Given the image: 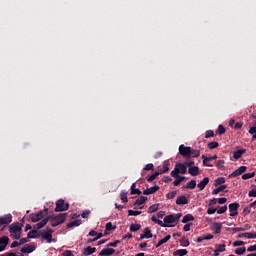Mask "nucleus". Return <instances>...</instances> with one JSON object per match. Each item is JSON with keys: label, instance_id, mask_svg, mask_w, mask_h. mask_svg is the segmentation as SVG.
<instances>
[{"label": "nucleus", "instance_id": "1", "mask_svg": "<svg viewBox=\"0 0 256 256\" xmlns=\"http://www.w3.org/2000/svg\"><path fill=\"white\" fill-rule=\"evenodd\" d=\"M9 232H10V237L12 239L19 240L21 239V224L20 223H13L9 226Z\"/></svg>", "mask_w": 256, "mask_h": 256}, {"label": "nucleus", "instance_id": "2", "mask_svg": "<svg viewBox=\"0 0 256 256\" xmlns=\"http://www.w3.org/2000/svg\"><path fill=\"white\" fill-rule=\"evenodd\" d=\"M49 213V209H45L44 211L43 210H40L38 212H35V213H32L29 215V220L32 222V223H38V221H42L43 219H45V215H48Z\"/></svg>", "mask_w": 256, "mask_h": 256}, {"label": "nucleus", "instance_id": "3", "mask_svg": "<svg viewBox=\"0 0 256 256\" xmlns=\"http://www.w3.org/2000/svg\"><path fill=\"white\" fill-rule=\"evenodd\" d=\"M181 217H183L182 213L167 215L164 217L163 223L165 225H172V223H175V225H177V223H179V219H181Z\"/></svg>", "mask_w": 256, "mask_h": 256}, {"label": "nucleus", "instance_id": "4", "mask_svg": "<svg viewBox=\"0 0 256 256\" xmlns=\"http://www.w3.org/2000/svg\"><path fill=\"white\" fill-rule=\"evenodd\" d=\"M65 219H67V213L59 214V215L53 217L50 222L51 227H57L58 225L65 223Z\"/></svg>", "mask_w": 256, "mask_h": 256}, {"label": "nucleus", "instance_id": "5", "mask_svg": "<svg viewBox=\"0 0 256 256\" xmlns=\"http://www.w3.org/2000/svg\"><path fill=\"white\" fill-rule=\"evenodd\" d=\"M68 210H69V203H66L65 200L59 199L56 202V208L54 209L55 213H60Z\"/></svg>", "mask_w": 256, "mask_h": 256}, {"label": "nucleus", "instance_id": "6", "mask_svg": "<svg viewBox=\"0 0 256 256\" xmlns=\"http://www.w3.org/2000/svg\"><path fill=\"white\" fill-rule=\"evenodd\" d=\"M181 173L182 175H185L187 173V167L183 163H177L174 167V170L171 171L170 175L177 176Z\"/></svg>", "mask_w": 256, "mask_h": 256}, {"label": "nucleus", "instance_id": "7", "mask_svg": "<svg viewBox=\"0 0 256 256\" xmlns=\"http://www.w3.org/2000/svg\"><path fill=\"white\" fill-rule=\"evenodd\" d=\"M40 237H42V239H45V241H47V243H53L55 242V239H53V229L51 228H46V231L43 232Z\"/></svg>", "mask_w": 256, "mask_h": 256}, {"label": "nucleus", "instance_id": "8", "mask_svg": "<svg viewBox=\"0 0 256 256\" xmlns=\"http://www.w3.org/2000/svg\"><path fill=\"white\" fill-rule=\"evenodd\" d=\"M179 153L182 155V157L189 159L191 158V147L181 144L179 146Z\"/></svg>", "mask_w": 256, "mask_h": 256}, {"label": "nucleus", "instance_id": "9", "mask_svg": "<svg viewBox=\"0 0 256 256\" xmlns=\"http://www.w3.org/2000/svg\"><path fill=\"white\" fill-rule=\"evenodd\" d=\"M12 222H13V215H11V214H6V215L0 217V227L3 225L6 227L7 225H9Z\"/></svg>", "mask_w": 256, "mask_h": 256}, {"label": "nucleus", "instance_id": "10", "mask_svg": "<svg viewBox=\"0 0 256 256\" xmlns=\"http://www.w3.org/2000/svg\"><path fill=\"white\" fill-rule=\"evenodd\" d=\"M229 211H230V217H236V215H239V203H231L229 204Z\"/></svg>", "mask_w": 256, "mask_h": 256}, {"label": "nucleus", "instance_id": "11", "mask_svg": "<svg viewBox=\"0 0 256 256\" xmlns=\"http://www.w3.org/2000/svg\"><path fill=\"white\" fill-rule=\"evenodd\" d=\"M245 171H247V166H240L238 169H236L229 175V178L231 179L233 177H239V175H243Z\"/></svg>", "mask_w": 256, "mask_h": 256}, {"label": "nucleus", "instance_id": "12", "mask_svg": "<svg viewBox=\"0 0 256 256\" xmlns=\"http://www.w3.org/2000/svg\"><path fill=\"white\" fill-rule=\"evenodd\" d=\"M153 238V233H151V229L149 227L144 228V233L140 235L138 241L143 239H151Z\"/></svg>", "mask_w": 256, "mask_h": 256}, {"label": "nucleus", "instance_id": "13", "mask_svg": "<svg viewBox=\"0 0 256 256\" xmlns=\"http://www.w3.org/2000/svg\"><path fill=\"white\" fill-rule=\"evenodd\" d=\"M51 219V217L46 216L42 221L38 222L37 224H35L33 226V229H43V227H45V225H47V223H49V220Z\"/></svg>", "mask_w": 256, "mask_h": 256}, {"label": "nucleus", "instance_id": "14", "mask_svg": "<svg viewBox=\"0 0 256 256\" xmlns=\"http://www.w3.org/2000/svg\"><path fill=\"white\" fill-rule=\"evenodd\" d=\"M7 245H9V237L3 236L0 238V253L1 251H5Z\"/></svg>", "mask_w": 256, "mask_h": 256}, {"label": "nucleus", "instance_id": "15", "mask_svg": "<svg viewBox=\"0 0 256 256\" xmlns=\"http://www.w3.org/2000/svg\"><path fill=\"white\" fill-rule=\"evenodd\" d=\"M171 177L175 178V180L173 182V185L175 187H179V185H181V183H183V181H185V176H181L179 174H176V176L175 175H171Z\"/></svg>", "mask_w": 256, "mask_h": 256}, {"label": "nucleus", "instance_id": "16", "mask_svg": "<svg viewBox=\"0 0 256 256\" xmlns=\"http://www.w3.org/2000/svg\"><path fill=\"white\" fill-rule=\"evenodd\" d=\"M202 159H203L204 167H213V165L207 164V161H214L215 159H217V155H213V156H209V157H206L205 155H203Z\"/></svg>", "mask_w": 256, "mask_h": 256}, {"label": "nucleus", "instance_id": "17", "mask_svg": "<svg viewBox=\"0 0 256 256\" xmlns=\"http://www.w3.org/2000/svg\"><path fill=\"white\" fill-rule=\"evenodd\" d=\"M37 247L35 245L27 244L23 248H21V253H33Z\"/></svg>", "mask_w": 256, "mask_h": 256}, {"label": "nucleus", "instance_id": "18", "mask_svg": "<svg viewBox=\"0 0 256 256\" xmlns=\"http://www.w3.org/2000/svg\"><path fill=\"white\" fill-rule=\"evenodd\" d=\"M207 185H209V177H205L203 178V180H201L198 184L197 187L200 191H203V189H205V187H207Z\"/></svg>", "mask_w": 256, "mask_h": 256}, {"label": "nucleus", "instance_id": "19", "mask_svg": "<svg viewBox=\"0 0 256 256\" xmlns=\"http://www.w3.org/2000/svg\"><path fill=\"white\" fill-rule=\"evenodd\" d=\"M115 253V249L113 248H104L100 251V256H111Z\"/></svg>", "mask_w": 256, "mask_h": 256}, {"label": "nucleus", "instance_id": "20", "mask_svg": "<svg viewBox=\"0 0 256 256\" xmlns=\"http://www.w3.org/2000/svg\"><path fill=\"white\" fill-rule=\"evenodd\" d=\"M157 191H159V186H154V187H150L147 188L143 191V195H153V193H157Z\"/></svg>", "mask_w": 256, "mask_h": 256}, {"label": "nucleus", "instance_id": "21", "mask_svg": "<svg viewBox=\"0 0 256 256\" xmlns=\"http://www.w3.org/2000/svg\"><path fill=\"white\" fill-rule=\"evenodd\" d=\"M223 228V224L216 222L212 225V231H214L215 235H219L221 233V229Z\"/></svg>", "mask_w": 256, "mask_h": 256}, {"label": "nucleus", "instance_id": "22", "mask_svg": "<svg viewBox=\"0 0 256 256\" xmlns=\"http://www.w3.org/2000/svg\"><path fill=\"white\" fill-rule=\"evenodd\" d=\"M151 221H153V223H156L157 225H160V227H175V225H167L163 223V221L159 220L156 216H152Z\"/></svg>", "mask_w": 256, "mask_h": 256}, {"label": "nucleus", "instance_id": "23", "mask_svg": "<svg viewBox=\"0 0 256 256\" xmlns=\"http://www.w3.org/2000/svg\"><path fill=\"white\" fill-rule=\"evenodd\" d=\"M189 203V200H187V197L185 195L178 196L176 199V205H187Z\"/></svg>", "mask_w": 256, "mask_h": 256}, {"label": "nucleus", "instance_id": "24", "mask_svg": "<svg viewBox=\"0 0 256 256\" xmlns=\"http://www.w3.org/2000/svg\"><path fill=\"white\" fill-rule=\"evenodd\" d=\"M245 153H247L246 149L236 150L233 153V157H234V159L238 160V159H241V157H243V155H245Z\"/></svg>", "mask_w": 256, "mask_h": 256}, {"label": "nucleus", "instance_id": "25", "mask_svg": "<svg viewBox=\"0 0 256 256\" xmlns=\"http://www.w3.org/2000/svg\"><path fill=\"white\" fill-rule=\"evenodd\" d=\"M189 175H192V177H197L199 175V167L198 166H191L188 169Z\"/></svg>", "mask_w": 256, "mask_h": 256}, {"label": "nucleus", "instance_id": "26", "mask_svg": "<svg viewBox=\"0 0 256 256\" xmlns=\"http://www.w3.org/2000/svg\"><path fill=\"white\" fill-rule=\"evenodd\" d=\"M96 251H97V248L88 246V247L84 248L83 254L86 256L93 255V253H95Z\"/></svg>", "mask_w": 256, "mask_h": 256}, {"label": "nucleus", "instance_id": "27", "mask_svg": "<svg viewBox=\"0 0 256 256\" xmlns=\"http://www.w3.org/2000/svg\"><path fill=\"white\" fill-rule=\"evenodd\" d=\"M169 165H171V163H169V160H165L163 162L162 169H160L158 172L161 173V175H162V173H167V171H169Z\"/></svg>", "mask_w": 256, "mask_h": 256}, {"label": "nucleus", "instance_id": "28", "mask_svg": "<svg viewBox=\"0 0 256 256\" xmlns=\"http://www.w3.org/2000/svg\"><path fill=\"white\" fill-rule=\"evenodd\" d=\"M147 201V196H140L134 203L135 207H139V205H143Z\"/></svg>", "mask_w": 256, "mask_h": 256}, {"label": "nucleus", "instance_id": "29", "mask_svg": "<svg viewBox=\"0 0 256 256\" xmlns=\"http://www.w3.org/2000/svg\"><path fill=\"white\" fill-rule=\"evenodd\" d=\"M137 183H133L131 185V192L130 195H141V190L137 189Z\"/></svg>", "mask_w": 256, "mask_h": 256}, {"label": "nucleus", "instance_id": "30", "mask_svg": "<svg viewBox=\"0 0 256 256\" xmlns=\"http://www.w3.org/2000/svg\"><path fill=\"white\" fill-rule=\"evenodd\" d=\"M27 237L28 239H37V237H39V231L31 230L30 232H28Z\"/></svg>", "mask_w": 256, "mask_h": 256}, {"label": "nucleus", "instance_id": "31", "mask_svg": "<svg viewBox=\"0 0 256 256\" xmlns=\"http://www.w3.org/2000/svg\"><path fill=\"white\" fill-rule=\"evenodd\" d=\"M115 229H117V227L113 226V223L108 222L105 228V235H108L109 231H115Z\"/></svg>", "mask_w": 256, "mask_h": 256}, {"label": "nucleus", "instance_id": "32", "mask_svg": "<svg viewBox=\"0 0 256 256\" xmlns=\"http://www.w3.org/2000/svg\"><path fill=\"white\" fill-rule=\"evenodd\" d=\"M79 225H81V220L77 219V220H73L72 222L67 224V228L71 229V227H79Z\"/></svg>", "mask_w": 256, "mask_h": 256}, {"label": "nucleus", "instance_id": "33", "mask_svg": "<svg viewBox=\"0 0 256 256\" xmlns=\"http://www.w3.org/2000/svg\"><path fill=\"white\" fill-rule=\"evenodd\" d=\"M189 221H195V217L192 214H186L182 219V223H189Z\"/></svg>", "mask_w": 256, "mask_h": 256}, {"label": "nucleus", "instance_id": "34", "mask_svg": "<svg viewBox=\"0 0 256 256\" xmlns=\"http://www.w3.org/2000/svg\"><path fill=\"white\" fill-rule=\"evenodd\" d=\"M171 239V235H166L163 239L159 240V242L156 244V248L161 247V245L167 243Z\"/></svg>", "mask_w": 256, "mask_h": 256}, {"label": "nucleus", "instance_id": "35", "mask_svg": "<svg viewBox=\"0 0 256 256\" xmlns=\"http://www.w3.org/2000/svg\"><path fill=\"white\" fill-rule=\"evenodd\" d=\"M225 189H227V185H221L212 191V195H219V193H221V191H225Z\"/></svg>", "mask_w": 256, "mask_h": 256}, {"label": "nucleus", "instance_id": "36", "mask_svg": "<svg viewBox=\"0 0 256 256\" xmlns=\"http://www.w3.org/2000/svg\"><path fill=\"white\" fill-rule=\"evenodd\" d=\"M195 187H197V181L191 180L184 186V189H195Z\"/></svg>", "mask_w": 256, "mask_h": 256}, {"label": "nucleus", "instance_id": "37", "mask_svg": "<svg viewBox=\"0 0 256 256\" xmlns=\"http://www.w3.org/2000/svg\"><path fill=\"white\" fill-rule=\"evenodd\" d=\"M187 253H188V251H187V249H179V250H176V251H174L173 252V255L174 256H185V255H187Z\"/></svg>", "mask_w": 256, "mask_h": 256}, {"label": "nucleus", "instance_id": "38", "mask_svg": "<svg viewBox=\"0 0 256 256\" xmlns=\"http://www.w3.org/2000/svg\"><path fill=\"white\" fill-rule=\"evenodd\" d=\"M159 175H161V172L156 171L154 174L150 175V176L147 178V181H148L149 183H151V181H155V179H157V177H159Z\"/></svg>", "mask_w": 256, "mask_h": 256}, {"label": "nucleus", "instance_id": "39", "mask_svg": "<svg viewBox=\"0 0 256 256\" xmlns=\"http://www.w3.org/2000/svg\"><path fill=\"white\" fill-rule=\"evenodd\" d=\"M225 183V177H219L214 181L215 187H219V185H223Z\"/></svg>", "mask_w": 256, "mask_h": 256}, {"label": "nucleus", "instance_id": "40", "mask_svg": "<svg viewBox=\"0 0 256 256\" xmlns=\"http://www.w3.org/2000/svg\"><path fill=\"white\" fill-rule=\"evenodd\" d=\"M156 211H159V204L151 205L148 208V213H155Z\"/></svg>", "mask_w": 256, "mask_h": 256}, {"label": "nucleus", "instance_id": "41", "mask_svg": "<svg viewBox=\"0 0 256 256\" xmlns=\"http://www.w3.org/2000/svg\"><path fill=\"white\" fill-rule=\"evenodd\" d=\"M141 229V224H131L130 225V231L137 232Z\"/></svg>", "mask_w": 256, "mask_h": 256}, {"label": "nucleus", "instance_id": "42", "mask_svg": "<svg viewBox=\"0 0 256 256\" xmlns=\"http://www.w3.org/2000/svg\"><path fill=\"white\" fill-rule=\"evenodd\" d=\"M120 198L123 203H127L129 201V199H127V192H125V190L120 193Z\"/></svg>", "mask_w": 256, "mask_h": 256}, {"label": "nucleus", "instance_id": "43", "mask_svg": "<svg viewBox=\"0 0 256 256\" xmlns=\"http://www.w3.org/2000/svg\"><path fill=\"white\" fill-rule=\"evenodd\" d=\"M227 211V205L225 206H219L218 209H216V213H218V215H222V213H225Z\"/></svg>", "mask_w": 256, "mask_h": 256}, {"label": "nucleus", "instance_id": "44", "mask_svg": "<svg viewBox=\"0 0 256 256\" xmlns=\"http://www.w3.org/2000/svg\"><path fill=\"white\" fill-rule=\"evenodd\" d=\"M245 237L246 239H256V232H246Z\"/></svg>", "mask_w": 256, "mask_h": 256}, {"label": "nucleus", "instance_id": "45", "mask_svg": "<svg viewBox=\"0 0 256 256\" xmlns=\"http://www.w3.org/2000/svg\"><path fill=\"white\" fill-rule=\"evenodd\" d=\"M180 244L182 245V247H189V239L183 237L182 239H180Z\"/></svg>", "mask_w": 256, "mask_h": 256}, {"label": "nucleus", "instance_id": "46", "mask_svg": "<svg viewBox=\"0 0 256 256\" xmlns=\"http://www.w3.org/2000/svg\"><path fill=\"white\" fill-rule=\"evenodd\" d=\"M252 177H255V172H250L242 175V179L244 180L251 179Z\"/></svg>", "mask_w": 256, "mask_h": 256}, {"label": "nucleus", "instance_id": "47", "mask_svg": "<svg viewBox=\"0 0 256 256\" xmlns=\"http://www.w3.org/2000/svg\"><path fill=\"white\" fill-rule=\"evenodd\" d=\"M128 215L130 217H137V215H141V211L128 210Z\"/></svg>", "mask_w": 256, "mask_h": 256}, {"label": "nucleus", "instance_id": "48", "mask_svg": "<svg viewBox=\"0 0 256 256\" xmlns=\"http://www.w3.org/2000/svg\"><path fill=\"white\" fill-rule=\"evenodd\" d=\"M217 147H219V142H210L208 143V149H217Z\"/></svg>", "mask_w": 256, "mask_h": 256}, {"label": "nucleus", "instance_id": "49", "mask_svg": "<svg viewBox=\"0 0 256 256\" xmlns=\"http://www.w3.org/2000/svg\"><path fill=\"white\" fill-rule=\"evenodd\" d=\"M245 251H246V249H245V247H243V248H236L234 252L236 255H243L245 253Z\"/></svg>", "mask_w": 256, "mask_h": 256}, {"label": "nucleus", "instance_id": "50", "mask_svg": "<svg viewBox=\"0 0 256 256\" xmlns=\"http://www.w3.org/2000/svg\"><path fill=\"white\" fill-rule=\"evenodd\" d=\"M176 196H177V191H172V192H169V193L166 195V198H167V199H175Z\"/></svg>", "mask_w": 256, "mask_h": 256}, {"label": "nucleus", "instance_id": "51", "mask_svg": "<svg viewBox=\"0 0 256 256\" xmlns=\"http://www.w3.org/2000/svg\"><path fill=\"white\" fill-rule=\"evenodd\" d=\"M215 133L213 132V130H207L205 133V139H209L210 137H214Z\"/></svg>", "mask_w": 256, "mask_h": 256}, {"label": "nucleus", "instance_id": "52", "mask_svg": "<svg viewBox=\"0 0 256 256\" xmlns=\"http://www.w3.org/2000/svg\"><path fill=\"white\" fill-rule=\"evenodd\" d=\"M201 155L200 150H193L191 149V157H199Z\"/></svg>", "mask_w": 256, "mask_h": 256}, {"label": "nucleus", "instance_id": "53", "mask_svg": "<svg viewBox=\"0 0 256 256\" xmlns=\"http://www.w3.org/2000/svg\"><path fill=\"white\" fill-rule=\"evenodd\" d=\"M216 249H218V251H220V253H225V251H226L225 244L216 245Z\"/></svg>", "mask_w": 256, "mask_h": 256}, {"label": "nucleus", "instance_id": "54", "mask_svg": "<svg viewBox=\"0 0 256 256\" xmlns=\"http://www.w3.org/2000/svg\"><path fill=\"white\" fill-rule=\"evenodd\" d=\"M224 165H225V160H218L216 163V167L218 169H223Z\"/></svg>", "mask_w": 256, "mask_h": 256}, {"label": "nucleus", "instance_id": "55", "mask_svg": "<svg viewBox=\"0 0 256 256\" xmlns=\"http://www.w3.org/2000/svg\"><path fill=\"white\" fill-rule=\"evenodd\" d=\"M154 167L155 166L152 163L146 164L144 166V171H153Z\"/></svg>", "mask_w": 256, "mask_h": 256}, {"label": "nucleus", "instance_id": "56", "mask_svg": "<svg viewBox=\"0 0 256 256\" xmlns=\"http://www.w3.org/2000/svg\"><path fill=\"white\" fill-rule=\"evenodd\" d=\"M218 135H224L225 133V127H223V125H219L218 126V130H217Z\"/></svg>", "mask_w": 256, "mask_h": 256}, {"label": "nucleus", "instance_id": "57", "mask_svg": "<svg viewBox=\"0 0 256 256\" xmlns=\"http://www.w3.org/2000/svg\"><path fill=\"white\" fill-rule=\"evenodd\" d=\"M248 133H250V135H255L256 133V121L253 124V127H251L248 131Z\"/></svg>", "mask_w": 256, "mask_h": 256}, {"label": "nucleus", "instance_id": "58", "mask_svg": "<svg viewBox=\"0 0 256 256\" xmlns=\"http://www.w3.org/2000/svg\"><path fill=\"white\" fill-rule=\"evenodd\" d=\"M119 243H121V240H116L114 242H110L109 244H107V247H117Z\"/></svg>", "mask_w": 256, "mask_h": 256}, {"label": "nucleus", "instance_id": "59", "mask_svg": "<svg viewBox=\"0 0 256 256\" xmlns=\"http://www.w3.org/2000/svg\"><path fill=\"white\" fill-rule=\"evenodd\" d=\"M89 215H91V211H90V210H85V211L81 214V217H82V219H87V217H89Z\"/></svg>", "mask_w": 256, "mask_h": 256}, {"label": "nucleus", "instance_id": "60", "mask_svg": "<svg viewBox=\"0 0 256 256\" xmlns=\"http://www.w3.org/2000/svg\"><path fill=\"white\" fill-rule=\"evenodd\" d=\"M186 167H193L195 165V161L193 160H187L186 162L183 163Z\"/></svg>", "mask_w": 256, "mask_h": 256}, {"label": "nucleus", "instance_id": "61", "mask_svg": "<svg viewBox=\"0 0 256 256\" xmlns=\"http://www.w3.org/2000/svg\"><path fill=\"white\" fill-rule=\"evenodd\" d=\"M251 204L249 205V207H245L244 209H243V213H244V215H249V213H251Z\"/></svg>", "mask_w": 256, "mask_h": 256}, {"label": "nucleus", "instance_id": "62", "mask_svg": "<svg viewBox=\"0 0 256 256\" xmlns=\"http://www.w3.org/2000/svg\"><path fill=\"white\" fill-rule=\"evenodd\" d=\"M248 196L249 197H256V189L250 190L249 193H248Z\"/></svg>", "mask_w": 256, "mask_h": 256}, {"label": "nucleus", "instance_id": "63", "mask_svg": "<svg viewBox=\"0 0 256 256\" xmlns=\"http://www.w3.org/2000/svg\"><path fill=\"white\" fill-rule=\"evenodd\" d=\"M63 256H75V255H73V252H71V250H66L63 252Z\"/></svg>", "mask_w": 256, "mask_h": 256}, {"label": "nucleus", "instance_id": "64", "mask_svg": "<svg viewBox=\"0 0 256 256\" xmlns=\"http://www.w3.org/2000/svg\"><path fill=\"white\" fill-rule=\"evenodd\" d=\"M247 251H248V252L256 251V244H255V245H252V246H249V247L247 248Z\"/></svg>", "mask_w": 256, "mask_h": 256}]
</instances>
